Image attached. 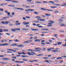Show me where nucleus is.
Returning a JSON list of instances; mask_svg holds the SVG:
<instances>
[{
  "mask_svg": "<svg viewBox=\"0 0 66 66\" xmlns=\"http://www.w3.org/2000/svg\"><path fill=\"white\" fill-rule=\"evenodd\" d=\"M28 51H31L30 52L31 53H33V54H34L35 55H36V54H35V52H34V50L32 49H29L28 50ZM33 51V52H32Z\"/></svg>",
  "mask_w": 66,
  "mask_h": 66,
  "instance_id": "nucleus-1",
  "label": "nucleus"
},
{
  "mask_svg": "<svg viewBox=\"0 0 66 66\" xmlns=\"http://www.w3.org/2000/svg\"><path fill=\"white\" fill-rule=\"evenodd\" d=\"M41 10H43L44 11H47L48 12H52L53 11V10H51L49 9H46L45 8H41Z\"/></svg>",
  "mask_w": 66,
  "mask_h": 66,
  "instance_id": "nucleus-2",
  "label": "nucleus"
},
{
  "mask_svg": "<svg viewBox=\"0 0 66 66\" xmlns=\"http://www.w3.org/2000/svg\"><path fill=\"white\" fill-rule=\"evenodd\" d=\"M7 45H8L9 46V45H10V44H7V43H4V44H0V46H6Z\"/></svg>",
  "mask_w": 66,
  "mask_h": 66,
  "instance_id": "nucleus-3",
  "label": "nucleus"
},
{
  "mask_svg": "<svg viewBox=\"0 0 66 66\" xmlns=\"http://www.w3.org/2000/svg\"><path fill=\"white\" fill-rule=\"evenodd\" d=\"M20 30V28H14V29H11L12 31H13V32H15L16 31V30Z\"/></svg>",
  "mask_w": 66,
  "mask_h": 66,
  "instance_id": "nucleus-4",
  "label": "nucleus"
},
{
  "mask_svg": "<svg viewBox=\"0 0 66 66\" xmlns=\"http://www.w3.org/2000/svg\"><path fill=\"white\" fill-rule=\"evenodd\" d=\"M5 1H10V2L12 1V2H13L14 3H18V2L17 1H12L11 0H5Z\"/></svg>",
  "mask_w": 66,
  "mask_h": 66,
  "instance_id": "nucleus-5",
  "label": "nucleus"
},
{
  "mask_svg": "<svg viewBox=\"0 0 66 66\" xmlns=\"http://www.w3.org/2000/svg\"><path fill=\"white\" fill-rule=\"evenodd\" d=\"M37 20H38V21H39V20H40V21H45V19H37Z\"/></svg>",
  "mask_w": 66,
  "mask_h": 66,
  "instance_id": "nucleus-6",
  "label": "nucleus"
},
{
  "mask_svg": "<svg viewBox=\"0 0 66 66\" xmlns=\"http://www.w3.org/2000/svg\"><path fill=\"white\" fill-rule=\"evenodd\" d=\"M52 24L51 23H48V25H47V27H51L52 26Z\"/></svg>",
  "mask_w": 66,
  "mask_h": 66,
  "instance_id": "nucleus-7",
  "label": "nucleus"
},
{
  "mask_svg": "<svg viewBox=\"0 0 66 66\" xmlns=\"http://www.w3.org/2000/svg\"><path fill=\"white\" fill-rule=\"evenodd\" d=\"M27 54H28V55H33L34 54H32V53H31L30 52H28L27 53Z\"/></svg>",
  "mask_w": 66,
  "mask_h": 66,
  "instance_id": "nucleus-8",
  "label": "nucleus"
},
{
  "mask_svg": "<svg viewBox=\"0 0 66 66\" xmlns=\"http://www.w3.org/2000/svg\"><path fill=\"white\" fill-rule=\"evenodd\" d=\"M17 44L16 43H14L11 45V46H17Z\"/></svg>",
  "mask_w": 66,
  "mask_h": 66,
  "instance_id": "nucleus-9",
  "label": "nucleus"
},
{
  "mask_svg": "<svg viewBox=\"0 0 66 66\" xmlns=\"http://www.w3.org/2000/svg\"><path fill=\"white\" fill-rule=\"evenodd\" d=\"M22 30H25V31H28L29 29L27 28H24L22 29Z\"/></svg>",
  "mask_w": 66,
  "mask_h": 66,
  "instance_id": "nucleus-10",
  "label": "nucleus"
},
{
  "mask_svg": "<svg viewBox=\"0 0 66 66\" xmlns=\"http://www.w3.org/2000/svg\"><path fill=\"white\" fill-rule=\"evenodd\" d=\"M45 15H46V16H48V17H49V16H51V15L49 13L45 14Z\"/></svg>",
  "mask_w": 66,
  "mask_h": 66,
  "instance_id": "nucleus-11",
  "label": "nucleus"
},
{
  "mask_svg": "<svg viewBox=\"0 0 66 66\" xmlns=\"http://www.w3.org/2000/svg\"><path fill=\"white\" fill-rule=\"evenodd\" d=\"M7 4V3H6V4H5L4 3H2V4H1L0 5L1 6H3V5H6Z\"/></svg>",
  "mask_w": 66,
  "mask_h": 66,
  "instance_id": "nucleus-12",
  "label": "nucleus"
},
{
  "mask_svg": "<svg viewBox=\"0 0 66 66\" xmlns=\"http://www.w3.org/2000/svg\"><path fill=\"white\" fill-rule=\"evenodd\" d=\"M62 42H58L57 43V44L58 45H60L62 44Z\"/></svg>",
  "mask_w": 66,
  "mask_h": 66,
  "instance_id": "nucleus-13",
  "label": "nucleus"
},
{
  "mask_svg": "<svg viewBox=\"0 0 66 66\" xmlns=\"http://www.w3.org/2000/svg\"><path fill=\"white\" fill-rule=\"evenodd\" d=\"M24 46L22 45V44H21L20 45H18L17 47H24Z\"/></svg>",
  "mask_w": 66,
  "mask_h": 66,
  "instance_id": "nucleus-14",
  "label": "nucleus"
},
{
  "mask_svg": "<svg viewBox=\"0 0 66 66\" xmlns=\"http://www.w3.org/2000/svg\"><path fill=\"white\" fill-rule=\"evenodd\" d=\"M51 7V8H52V9H53V8H57L58 7H56V6H52Z\"/></svg>",
  "mask_w": 66,
  "mask_h": 66,
  "instance_id": "nucleus-15",
  "label": "nucleus"
},
{
  "mask_svg": "<svg viewBox=\"0 0 66 66\" xmlns=\"http://www.w3.org/2000/svg\"><path fill=\"white\" fill-rule=\"evenodd\" d=\"M58 21L59 22H62V21H63V20L61 19H59Z\"/></svg>",
  "mask_w": 66,
  "mask_h": 66,
  "instance_id": "nucleus-16",
  "label": "nucleus"
},
{
  "mask_svg": "<svg viewBox=\"0 0 66 66\" xmlns=\"http://www.w3.org/2000/svg\"><path fill=\"white\" fill-rule=\"evenodd\" d=\"M52 52H57V51L55 50H52Z\"/></svg>",
  "mask_w": 66,
  "mask_h": 66,
  "instance_id": "nucleus-17",
  "label": "nucleus"
},
{
  "mask_svg": "<svg viewBox=\"0 0 66 66\" xmlns=\"http://www.w3.org/2000/svg\"><path fill=\"white\" fill-rule=\"evenodd\" d=\"M40 25L39 24H37V26H38V27L39 28H42V27H43L42 26H39Z\"/></svg>",
  "mask_w": 66,
  "mask_h": 66,
  "instance_id": "nucleus-18",
  "label": "nucleus"
},
{
  "mask_svg": "<svg viewBox=\"0 0 66 66\" xmlns=\"http://www.w3.org/2000/svg\"><path fill=\"white\" fill-rule=\"evenodd\" d=\"M48 22H51V23H52V24L54 23V22L52 21H49Z\"/></svg>",
  "mask_w": 66,
  "mask_h": 66,
  "instance_id": "nucleus-19",
  "label": "nucleus"
},
{
  "mask_svg": "<svg viewBox=\"0 0 66 66\" xmlns=\"http://www.w3.org/2000/svg\"><path fill=\"white\" fill-rule=\"evenodd\" d=\"M65 24H62L60 26V27H61L62 26H63V27H64V26H65Z\"/></svg>",
  "mask_w": 66,
  "mask_h": 66,
  "instance_id": "nucleus-20",
  "label": "nucleus"
},
{
  "mask_svg": "<svg viewBox=\"0 0 66 66\" xmlns=\"http://www.w3.org/2000/svg\"><path fill=\"white\" fill-rule=\"evenodd\" d=\"M57 35V34H55L54 35V36H55V37L56 38H58V37L57 36H56Z\"/></svg>",
  "mask_w": 66,
  "mask_h": 66,
  "instance_id": "nucleus-21",
  "label": "nucleus"
},
{
  "mask_svg": "<svg viewBox=\"0 0 66 66\" xmlns=\"http://www.w3.org/2000/svg\"><path fill=\"white\" fill-rule=\"evenodd\" d=\"M62 59V57H58L57 58V60H60V59Z\"/></svg>",
  "mask_w": 66,
  "mask_h": 66,
  "instance_id": "nucleus-22",
  "label": "nucleus"
},
{
  "mask_svg": "<svg viewBox=\"0 0 66 66\" xmlns=\"http://www.w3.org/2000/svg\"><path fill=\"white\" fill-rule=\"evenodd\" d=\"M17 9H18V10H22V11L23 10V9L22 8H17Z\"/></svg>",
  "mask_w": 66,
  "mask_h": 66,
  "instance_id": "nucleus-23",
  "label": "nucleus"
},
{
  "mask_svg": "<svg viewBox=\"0 0 66 66\" xmlns=\"http://www.w3.org/2000/svg\"><path fill=\"white\" fill-rule=\"evenodd\" d=\"M36 3H39V4L42 3V2H36Z\"/></svg>",
  "mask_w": 66,
  "mask_h": 66,
  "instance_id": "nucleus-24",
  "label": "nucleus"
},
{
  "mask_svg": "<svg viewBox=\"0 0 66 66\" xmlns=\"http://www.w3.org/2000/svg\"><path fill=\"white\" fill-rule=\"evenodd\" d=\"M23 61H24L25 62H28V60L26 59H23Z\"/></svg>",
  "mask_w": 66,
  "mask_h": 66,
  "instance_id": "nucleus-25",
  "label": "nucleus"
},
{
  "mask_svg": "<svg viewBox=\"0 0 66 66\" xmlns=\"http://www.w3.org/2000/svg\"><path fill=\"white\" fill-rule=\"evenodd\" d=\"M5 60H10V58H6L5 59Z\"/></svg>",
  "mask_w": 66,
  "mask_h": 66,
  "instance_id": "nucleus-26",
  "label": "nucleus"
},
{
  "mask_svg": "<svg viewBox=\"0 0 66 66\" xmlns=\"http://www.w3.org/2000/svg\"><path fill=\"white\" fill-rule=\"evenodd\" d=\"M48 29H42L41 30H48Z\"/></svg>",
  "mask_w": 66,
  "mask_h": 66,
  "instance_id": "nucleus-27",
  "label": "nucleus"
},
{
  "mask_svg": "<svg viewBox=\"0 0 66 66\" xmlns=\"http://www.w3.org/2000/svg\"><path fill=\"white\" fill-rule=\"evenodd\" d=\"M36 18H41V17L39 16H37L36 17Z\"/></svg>",
  "mask_w": 66,
  "mask_h": 66,
  "instance_id": "nucleus-28",
  "label": "nucleus"
},
{
  "mask_svg": "<svg viewBox=\"0 0 66 66\" xmlns=\"http://www.w3.org/2000/svg\"><path fill=\"white\" fill-rule=\"evenodd\" d=\"M35 49H39V50H40V49L41 48H40L39 47H38V48L35 47Z\"/></svg>",
  "mask_w": 66,
  "mask_h": 66,
  "instance_id": "nucleus-29",
  "label": "nucleus"
},
{
  "mask_svg": "<svg viewBox=\"0 0 66 66\" xmlns=\"http://www.w3.org/2000/svg\"><path fill=\"white\" fill-rule=\"evenodd\" d=\"M29 43V40H27L24 42V43Z\"/></svg>",
  "mask_w": 66,
  "mask_h": 66,
  "instance_id": "nucleus-30",
  "label": "nucleus"
},
{
  "mask_svg": "<svg viewBox=\"0 0 66 66\" xmlns=\"http://www.w3.org/2000/svg\"><path fill=\"white\" fill-rule=\"evenodd\" d=\"M9 6H11L12 7H15V6L13 5H8Z\"/></svg>",
  "mask_w": 66,
  "mask_h": 66,
  "instance_id": "nucleus-31",
  "label": "nucleus"
},
{
  "mask_svg": "<svg viewBox=\"0 0 66 66\" xmlns=\"http://www.w3.org/2000/svg\"><path fill=\"white\" fill-rule=\"evenodd\" d=\"M47 50L48 51H51V49L50 48H48L47 49Z\"/></svg>",
  "mask_w": 66,
  "mask_h": 66,
  "instance_id": "nucleus-32",
  "label": "nucleus"
},
{
  "mask_svg": "<svg viewBox=\"0 0 66 66\" xmlns=\"http://www.w3.org/2000/svg\"><path fill=\"white\" fill-rule=\"evenodd\" d=\"M43 55V54H39L37 56H42Z\"/></svg>",
  "mask_w": 66,
  "mask_h": 66,
  "instance_id": "nucleus-33",
  "label": "nucleus"
},
{
  "mask_svg": "<svg viewBox=\"0 0 66 66\" xmlns=\"http://www.w3.org/2000/svg\"><path fill=\"white\" fill-rule=\"evenodd\" d=\"M31 29L32 30V31H36V30H37V29H33V28H31Z\"/></svg>",
  "mask_w": 66,
  "mask_h": 66,
  "instance_id": "nucleus-34",
  "label": "nucleus"
},
{
  "mask_svg": "<svg viewBox=\"0 0 66 66\" xmlns=\"http://www.w3.org/2000/svg\"><path fill=\"white\" fill-rule=\"evenodd\" d=\"M55 13H59V12L57 11H54Z\"/></svg>",
  "mask_w": 66,
  "mask_h": 66,
  "instance_id": "nucleus-35",
  "label": "nucleus"
},
{
  "mask_svg": "<svg viewBox=\"0 0 66 66\" xmlns=\"http://www.w3.org/2000/svg\"><path fill=\"white\" fill-rule=\"evenodd\" d=\"M15 24L16 25H20V24H21L20 23H16Z\"/></svg>",
  "mask_w": 66,
  "mask_h": 66,
  "instance_id": "nucleus-36",
  "label": "nucleus"
},
{
  "mask_svg": "<svg viewBox=\"0 0 66 66\" xmlns=\"http://www.w3.org/2000/svg\"><path fill=\"white\" fill-rule=\"evenodd\" d=\"M65 44L64 45V44H62V45H63V47H66V42H65Z\"/></svg>",
  "mask_w": 66,
  "mask_h": 66,
  "instance_id": "nucleus-37",
  "label": "nucleus"
},
{
  "mask_svg": "<svg viewBox=\"0 0 66 66\" xmlns=\"http://www.w3.org/2000/svg\"><path fill=\"white\" fill-rule=\"evenodd\" d=\"M55 58H56V57H53L51 59V60H54V59H55Z\"/></svg>",
  "mask_w": 66,
  "mask_h": 66,
  "instance_id": "nucleus-38",
  "label": "nucleus"
},
{
  "mask_svg": "<svg viewBox=\"0 0 66 66\" xmlns=\"http://www.w3.org/2000/svg\"><path fill=\"white\" fill-rule=\"evenodd\" d=\"M29 24V22H26V25H28V24Z\"/></svg>",
  "mask_w": 66,
  "mask_h": 66,
  "instance_id": "nucleus-39",
  "label": "nucleus"
},
{
  "mask_svg": "<svg viewBox=\"0 0 66 66\" xmlns=\"http://www.w3.org/2000/svg\"><path fill=\"white\" fill-rule=\"evenodd\" d=\"M21 56L22 57H26V56L25 55H22Z\"/></svg>",
  "mask_w": 66,
  "mask_h": 66,
  "instance_id": "nucleus-40",
  "label": "nucleus"
},
{
  "mask_svg": "<svg viewBox=\"0 0 66 66\" xmlns=\"http://www.w3.org/2000/svg\"><path fill=\"white\" fill-rule=\"evenodd\" d=\"M45 63H49V61L47 60H45Z\"/></svg>",
  "mask_w": 66,
  "mask_h": 66,
  "instance_id": "nucleus-41",
  "label": "nucleus"
},
{
  "mask_svg": "<svg viewBox=\"0 0 66 66\" xmlns=\"http://www.w3.org/2000/svg\"><path fill=\"white\" fill-rule=\"evenodd\" d=\"M12 51H13V52H17L16 51V50H13V49H12Z\"/></svg>",
  "mask_w": 66,
  "mask_h": 66,
  "instance_id": "nucleus-42",
  "label": "nucleus"
},
{
  "mask_svg": "<svg viewBox=\"0 0 66 66\" xmlns=\"http://www.w3.org/2000/svg\"><path fill=\"white\" fill-rule=\"evenodd\" d=\"M14 42H19V40H16L14 41Z\"/></svg>",
  "mask_w": 66,
  "mask_h": 66,
  "instance_id": "nucleus-43",
  "label": "nucleus"
},
{
  "mask_svg": "<svg viewBox=\"0 0 66 66\" xmlns=\"http://www.w3.org/2000/svg\"><path fill=\"white\" fill-rule=\"evenodd\" d=\"M7 50H8V51H12V49H7Z\"/></svg>",
  "mask_w": 66,
  "mask_h": 66,
  "instance_id": "nucleus-44",
  "label": "nucleus"
},
{
  "mask_svg": "<svg viewBox=\"0 0 66 66\" xmlns=\"http://www.w3.org/2000/svg\"><path fill=\"white\" fill-rule=\"evenodd\" d=\"M34 14H38V13L37 12H34Z\"/></svg>",
  "mask_w": 66,
  "mask_h": 66,
  "instance_id": "nucleus-45",
  "label": "nucleus"
},
{
  "mask_svg": "<svg viewBox=\"0 0 66 66\" xmlns=\"http://www.w3.org/2000/svg\"><path fill=\"white\" fill-rule=\"evenodd\" d=\"M0 10L2 12H3V9L1 8L0 9Z\"/></svg>",
  "mask_w": 66,
  "mask_h": 66,
  "instance_id": "nucleus-46",
  "label": "nucleus"
},
{
  "mask_svg": "<svg viewBox=\"0 0 66 66\" xmlns=\"http://www.w3.org/2000/svg\"><path fill=\"white\" fill-rule=\"evenodd\" d=\"M63 4L64 5V6H66V3H63Z\"/></svg>",
  "mask_w": 66,
  "mask_h": 66,
  "instance_id": "nucleus-47",
  "label": "nucleus"
},
{
  "mask_svg": "<svg viewBox=\"0 0 66 66\" xmlns=\"http://www.w3.org/2000/svg\"><path fill=\"white\" fill-rule=\"evenodd\" d=\"M26 22H23V24H24L25 25H26Z\"/></svg>",
  "mask_w": 66,
  "mask_h": 66,
  "instance_id": "nucleus-48",
  "label": "nucleus"
},
{
  "mask_svg": "<svg viewBox=\"0 0 66 66\" xmlns=\"http://www.w3.org/2000/svg\"><path fill=\"white\" fill-rule=\"evenodd\" d=\"M12 52H10L9 51H7V53H12Z\"/></svg>",
  "mask_w": 66,
  "mask_h": 66,
  "instance_id": "nucleus-49",
  "label": "nucleus"
},
{
  "mask_svg": "<svg viewBox=\"0 0 66 66\" xmlns=\"http://www.w3.org/2000/svg\"><path fill=\"white\" fill-rule=\"evenodd\" d=\"M7 18V17H3L2 18L3 19H6Z\"/></svg>",
  "mask_w": 66,
  "mask_h": 66,
  "instance_id": "nucleus-50",
  "label": "nucleus"
},
{
  "mask_svg": "<svg viewBox=\"0 0 66 66\" xmlns=\"http://www.w3.org/2000/svg\"><path fill=\"white\" fill-rule=\"evenodd\" d=\"M33 61L34 62H37L38 61L36 60H34Z\"/></svg>",
  "mask_w": 66,
  "mask_h": 66,
  "instance_id": "nucleus-51",
  "label": "nucleus"
},
{
  "mask_svg": "<svg viewBox=\"0 0 66 66\" xmlns=\"http://www.w3.org/2000/svg\"><path fill=\"white\" fill-rule=\"evenodd\" d=\"M43 59H48V57H44Z\"/></svg>",
  "mask_w": 66,
  "mask_h": 66,
  "instance_id": "nucleus-52",
  "label": "nucleus"
},
{
  "mask_svg": "<svg viewBox=\"0 0 66 66\" xmlns=\"http://www.w3.org/2000/svg\"><path fill=\"white\" fill-rule=\"evenodd\" d=\"M2 29H0V32H3V31H2Z\"/></svg>",
  "mask_w": 66,
  "mask_h": 66,
  "instance_id": "nucleus-53",
  "label": "nucleus"
},
{
  "mask_svg": "<svg viewBox=\"0 0 66 66\" xmlns=\"http://www.w3.org/2000/svg\"><path fill=\"white\" fill-rule=\"evenodd\" d=\"M22 53L23 55H26V54H25V53L23 52H22Z\"/></svg>",
  "mask_w": 66,
  "mask_h": 66,
  "instance_id": "nucleus-54",
  "label": "nucleus"
},
{
  "mask_svg": "<svg viewBox=\"0 0 66 66\" xmlns=\"http://www.w3.org/2000/svg\"><path fill=\"white\" fill-rule=\"evenodd\" d=\"M49 2H50V3H54V2L52 1H49Z\"/></svg>",
  "mask_w": 66,
  "mask_h": 66,
  "instance_id": "nucleus-55",
  "label": "nucleus"
},
{
  "mask_svg": "<svg viewBox=\"0 0 66 66\" xmlns=\"http://www.w3.org/2000/svg\"><path fill=\"white\" fill-rule=\"evenodd\" d=\"M26 17L27 18V19H30V17L29 16H26Z\"/></svg>",
  "mask_w": 66,
  "mask_h": 66,
  "instance_id": "nucleus-56",
  "label": "nucleus"
},
{
  "mask_svg": "<svg viewBox=\"0 0 66 66\" xmlns=\"http://www.w3.org/2000/svg\"><path fill=\"white\" fill-rule=\"evenodd\" d=\"M12 58H13V59H16V57H14V56H13L12 57Z\"/></svg>",
  "mask_w": 66,
  "mask_h": 66,
  "instance_id": "nucleus-57",
  "label": "nucleus"
},
{
  "mask_svg": "<svg viewBox=\"0 0 66 66\" xmlns=\"http://www.w3.org/2000/svg\"><path fill=\"white\" fill-rule=\"evenodd\" d=\"M9 26H13V24H11V23H10L9 24Z\"/></svg>",
  "mask_w": 66,
  "mask_h": 66,
  "instance_id": "nucleus-58",
  "label": "nucleus"
},
{
  "mask_svg": "<svg viewBox=\"0 0 66 66\" xmlns=\"http://www.w3.org/2000/svg\"><path fill=\"white\" fill-rule=\"evenodd\" d=\"M43 3H48V2L46 1H44L43 2Z\"/></svg>",
  "mask_w": 66,
  "mask_h": 66,
  "instance_id": "nucleus-59",
  "label": "nucleus"
},
{
  "mask_svg": "<svg viewBox=\"0 0 66 66\" xmlns=\"http://www.w3.org/2000/svg\"><path fill=\"white\" fill-rule=\"evenodd\" d=\"M18 54H22V53H21V52H20V53L18 52Z\"/></svg>",
  "mask_w": 66,
  "mask_h": 66,
  "instance_id": "nucleus-60",
  "label": "nucleus"
},
{
  "mask_svg": "<svg viewBox=\"0 0 66 66\" xmlns=\"http://www.w3.org/2000/svg\"><path fill=\"white\" fill-rule=\"evenodd\" d=\"M27 2H28V1H29V2H31V1H32V0H27Z\"/></svg>",
  "mask_w": 66,
  "mask_h": 66,
  "instance_id": "nucleus-61",
  "label": "nucleus"
},
{
  "mask_svg": "<svg viewBox=\"0 0 66 66\" xmlns=\"http://www.w3.org/2000/svg\"><path fill=\"white\" fill-rule=\"evenodd\" d=\"M3 31H8V30L5 29V30H3Z\"/></svg>",
  "mask_w": 66,
  "mask_h": 66,
  "instance_id": "nucleus-62",
  "label": "nucleus"
},
{
  "mask_svg": "<svg viewBox=\"0 0 66 66\" xmlns=\"http://www.w3.org/2000/svg\"><path fill=\"white\" fill-rule=\"evenodd\" d=\"M32 24L33 26H36V24L35 23H33Z\"/></svg>",
  "mask_w": 66,
  "mask_h": 66,
  "instance_id": "nucleus-63",
  "label": "nucleus"
},
{
  "mask_svg": "<svg viewBox=\"0 0 66 66\" xmlns=\"http://www.w3.org/2000/svg\"><path fill=\"white\" fill-rule=\"evenodd\" d=\"M42 17H43V18H45V16L44 15H42Z\"/></svg>",
  "mask_w": 66,
  "mask_h": 66,
  "instance_id": "nucleus-64",
  "label": "nucleus"
}]
</instances>
